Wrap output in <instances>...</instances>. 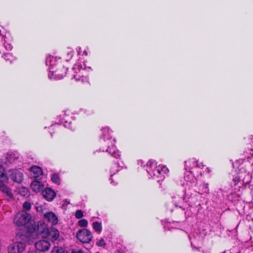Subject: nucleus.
Returning a JSON list of instances; mask_svg holds the SVG:
<instances>
[{"instance_id": "f03ea898", "label": "nucleus", "mask_w": 253, "mask_h": 253, "mask_svg": "<svg viewBox=\"0 0 253 253\" xmlns=\"http://www.w3.org/2000/svg\"><path fill=\"white\" fill-rule=\"evenodd\" d=\"M144 167L151 178L156 179L158 182L164 180L165 175L169 172L166 167L160 165L157 166V162L152 160L148 161Z\"/></svg>"}, {"instance_id": "c03bdc74", "label": "nucleus", "mask_w": 253, "mask_h": 253, "mask_svg": "<svg viewBox=\"0 0 253 253\" xmlns=\"http://www.w3.org/2000/svg\"><path fill=\"white\" fill-rule=\"evenodd\" d=\"M28 253H39L37 251L30 250L28 252Z\"/></svg>"}, {"instance_id": "72a5a7b5", "label": "nucleus", "mask_w": 253, "mask_h": 253, "mask_svg": "<svg viewBox=\"0 0 253 253\" xmlns=\"http://www.w3.org/2000/svg\"><path fill=\"white\" fill-rule=\"evenodd\" d=\"M193 236L194 237V239L192 240L191 236H189V239L191 241V244L192 246H193L194 243L196 244L198 241L201 240V237L198 236L197 235L196 237H195L194 235H193Z\"/></svg>"}, {"instance_id": "a19ab883", "label": "nucleus", "mask_w": 253, "mask_h": 253, "mask_svg": "<svg viewBox=\"0 0 253 253\" xmlns=\"http://www.w3.org/2000/svg\"><path fill=\"white\" fill-rule=\"evenodd\" d=\"M73 54L72 52L70 51V52H68L67 55L68 56L69 59H67L66 61H67L69 59L71 58L72 57V56H73Z\"/></svg>"}, {"instance_id": "4be33fe9", "label": "nucleus", "mask_w": 253, "mask_h": 253, "mask_svg": "<svg viewBox=\"0 0 253 253\" xmlns=\"http://www.w3.org/2000/svg\"><path fill=\"white\" fill-rule=\"evenodd\" d=\"M39 179H35L31 183V188L35 192H40L44 188V185L40 181Z\"/></svg>"}, {"instance_id": "6ab92c4d", "label": "nucleus", "mask_w": 253, "mask_h": 253, "mask_svg": "<svg viewBox=\"0 0 253 253\" xmlns=\"http://www.w3.org/2000/svg\"><path fill=\"white\" fill-rule=\"evenodd\" d=\"M42 195L47 201H51L55 197L56 193L50 188H46L42 191Z\"/></svg>"}, {"instance_id": "c9c22d12", "label": "nucleus", "mask_w": 253, "mask_h": 253, "mask_svg": "<svg viewBox=\"0 0 253 253\" xmlns=\"http://www.w3.org/2000/svg\"><path fill=\"white\" fill-rule=\"evenodd\" d=\"M31 208V204L30 202H25L23 204V210L26 211H29Z\"/></svg>"}, {"instance_id": "de8ad7c7", "label": "nucleus", "mask_w": 253, "mask_h": 253, "mask_svg": "<svg viewBox=\"0 0 253 253\" xmlns=\"http://www.w3.org/2000/svg\"><path fill=\"white\" fill-rule=\"evenodd\" d=\"M138 164H140L141 166H142L143 162L142 161H138Z\"/></svg>"}, {"instance_id": "ea45409f", "label": "nucleus", "mask_w": 253, "mask_h": 253, "mask_svg": "<svg viewBox=\"0 0 253 253\" xmlns=\"http://www.w3.org/2000/svg\"><path fill=\"white\" fill-rule=\"evenodd\" d=\"M77 51L78 52V54L79 55H82V50L81 47L79 46L77 47Z\"/></svg>"}, {"instance_id": "8fccbe9b", "label": "nucleus", "mask_w": 253, "mask_h": 253, "mask_svg": "<svg viewBox=\"0 0 253 253\" xmlns=\"http://www.w3.org/2000/svg\"><path fill=\"white\" fill-rule=\"evenodd\" d=\"M222 253H231L229 251H228V252L225 251V252H223Z\"/></svg>"}, {"instance_id": "39448f33", "label": "nucleus", "mask_w": 253, "mask_h": 253, "mask_svg": "<svg viewBox=\"0 0 253 253\" xmlns=\"http://www.w3.org/2000/svg\"><path fill=\"white\" fill-rule=\"evenodd\" d=\"M6 39L5 30L0 26V53L3 54V57L7 63L11 64L16 58L11 53H5V50H11L12 48L11 44L6 42Z\"/></svg>"}, {"instance_id": "0eeeda50", "label": "nucleus", "mask_w": 253, "mask_h": 253, "mask_svg": "<svg viewBox=\"0 0 253 253\" xmlns=\"http://www.w3.org/2000/svg\"><path fill=\"white\" fill-rule=\"evenodd\" d=\"M74 74L73 78L77 82H88V78L86 75V67L85 65L80 63L75 64L72 69Z\"/></svg>"}, {"instance_id": "5701e85b", "label": "nucleus", "mask_w": 253, "mask_h": 253, "mask_svg": "<svg viewBox=\"0 0 253 253\" xmlns=\"http://www.w3.org/2000/svg\"><path fill=\"white\" fill-rule=\"evenodd\" d=\"M204 168L205 166L201 163L199 164H197V166L190 171L194 175H195V177H197L199 175H202L204 173V171L203 169Z\"/></svg>"}, {"instance_id": "09e8293b", "label": "nucleus", "mask_w": 253, "mask_h": 253, "mask_svg": "<svg viewBox=\"0 0 253 253\" xmlns=\"http://www.w3.org/2000/svg\"><path fill=\"white\" fill-rule=\"evenodd\" d=\"M251 140L252 144H253V136H252V137L251 138Z\"/></svg>"}, {"instance_id": "cd10ccee", "label": "nucleus", "mask_w": 253, "mask_h": 253, "mask_svg": "<svg viewBox=\"0 0 253 253\" xmlns=\"http://www.w3.org/2000/svg\"><path fill=\"white\" fill-rule=\"evenodd\" d=\"M93 229L98 233H100L102 230V224L101 222L97 221L93 222L92 223Z\"/></svg>"}, {"instance_id": "2eb2a0df", "label": "nucleus", "mask_w": 253, "mask_h": 253, "mask_svg": "<svg viewBox=\"0 0 253 253\" xmlns=\"http://www.w3.org/2000/svg\"><path fill=\"white\" fill-rule=\"evenodd\" d=\"M43 218L45 222H47L51 225H56L58 222V219L57 216L54 213L51 211L44 213Z\"/></svg>"}, {"instance_id": "4468645a", "label": "nucleus", "mask_w": 253, "mask_h": 253, "mask_svg": "<svg viewBox=\"0 0 253 253\" xmlns=\"http://www.w3.org/2000/svg\"><path fill=\"white\" fill-rule=\"evenodd\" d=\"M60 61V58H57V57H54L50 55H47L45 59L46 65L48 66V70H52L57 67L59 64V61Z\"/></svg>"}, {"instance_id": "7c9ffc66", "label": "nucleus", "mask_w": 253, "mask_h": 253, "mask_svg": "<svg viewBox=\"0 0 253 253\" xmlns=\"http://www.w3.org/2000/svg\"><path fill=\"white\" fill-rule=\"evenodd\" d=\"M6 178V175L5 170L1 165L0 164V180H4Z\"/></svg>"}, {"instance_id": "f704fd0d", "label": "nucleus", "mask_w": 253, "mask_h": 253, "mask_svg": "<svg viewBox=\"0 0 253 253\" xmlns=\"http://www.w3.org/2000/svg\"><path fill=\"white\" fill-rule=\"evenodd\" d=\"M78 225L80 227H86L88 225V222L86 219H82L79 221Z\"/></svg>"}, {"instance_id": "dca6fc26", "label": "nucleus", "mask_w": 253, "mask_h": 253, "mask_svg": "<svg viewBox=\"0 0 253 253\" xmlns=\"http://www.w3.org/2000/svg\"><path fill=\"white\" fill-rule=\"evenodd\" d=\"M35 247L37 250L40 252H45L48 251L50 247V243L44 240H41L35 243Z\"/></svg>"}, {"instance_id": "f257e3e1", "label": "nucleus", "mask_w": 253, "mask_h": 253, "mask_svg": "<svg viewBox=\"0 0 253 253\" xmlns=\"http://www.w3.org/2000/svg\"><path fill=\"white\" fill-rule=\"evenodd\" d=\"M100 142L104 146H102L100 151L108 152L110 155L116 159L120 157L121 155L119 150L115 145L116 139L111 135L109 128L107 127L101 129Z\"/></svg>"}, {"instance_id": "e433bc0d", "label": "nucleus", "mask_w": 253, "mask_h": 253, "mask_svg": "<svg viewBox=\"0 0 253 253\" xmlns=\"http://www.w3.org/2000/svg\"><path fill=\"white\" fill-rule=\"evenodd\" d=\"M96 245L98 247L105 248L106 246V243L103 239H101L96 242Z\"/></svg>"}, {"instance_id": "c85d7f7f", "label": "nucleus", "mask_w": 253, "mask_h": 253, "mask_svg": "<svg viewBox=\"0 0 253 253\" xmlns=\"http://www.w3.org/2000/svg\"><path fill=\"white\" fill-rule=\"evenodd\" d=\"M51 181L58 185L60 184V179L59 176V174L57 173H53L51 176Z\"/></svg>"}, {"instance_id": "58836bf2", "label": "nucleus", "mask_w": 253, "mask_h": 253, "mask_svg": "<svg viewBox=\"0 0 253 253\" xmlns=\"http://www.w3.org/2000/svg\"><path fill=\"white\" fill-rule=\"evenodd\" d=\"M36 225H32V227L31 228H29L28 230V231H29L30 232H34L35 231H36Z\"/></svg>"}, {"instance_id": "a211bd4d", "label": "nucleus", "mask_w": 253, "mask_h": 253, "mask_svg": "<svg viewBox=\"0 0 253 253\" xmlns=\"http://www.w3.org/2000/svg\"><path fill=\"white\" fill-rule=\"evenodd\" d=\"M240 177L242 180V184H249L252 179V175L246 170H242V168L239 169Z\"/></svg>"}, {"instance_id": "7ed1b4c3", "label": "nucleus", "mask_w": 253, "mask_h": 253, "mask_svg": "<svg viewBox=\"0 0 253 253\" xmlns=\"http://www.w3.org/2000/svg\"><path fill=\"white\" fill-rule=\"evenodd\" d=\"M187 195L189 194L186 193ZM191 196L188 197V200H186L185 197H183L182 195H176L172 197L173 203L176 208H179L184 211L188 207H197L201 205L200 201H198V197L199 195L196 194L193 196H192V194L190 192Z\"/></svg>"}, {"instance_id": "9b49d317", "label": "nucleus", "mask_w": 253, "mask_h": 253, "mask_svg": "<svg viewBox=\"0 0 253 253\" xmlns=\"http://www.w3.org/2000/svg\"><path fill=\"white\" fill-rule=\"evenodd\" d=\"M184 178L186 182V187L185 188V193H190L191 188L193 187V185L197 184V178L195 177L190 170H187L184 175Z\"/></svg>"}, {"instance_id": "20e7f679", "label": "nucleus", "mask_w": 253, "mask_h": 253, "mask_svg": "<svg viewBox=\"0 0 253 253\" xmlns=\"http://www.w3.org/2000/svg\"><path fill=\"white\" fill-rule=\"evenodd\" d=\"M37 233L40 234L42 238H47L52 242H54L59 238V231L54 228H47L44 222L40 221L37 223Z\"/></svg>"}, {"instance_id": "2f4dec72", "label": "nucleus", "mask_w": 253, "mask_h": 253, "mask_svg": "<svg viewBox=\"0 0 253 253\" xmlns=\"http://www.w3.org/2000/svg\"><path fill=\"white\" fill-rule=\"evenodd\" d=\"M19 194L24 197L28 196L29 195V191L28 189L25 187H22L19 189Z\"/></svg>"}, {"instance_id": "a878e982", "label": "nucleus", "mask_w": 253, "mask_h": 253, "mask_svg": "<svg viewBox=\"0 0 253 253\" xmlns=\"http://www.w3.org/2000/svg\"><path fill=\"white\" fill-rule=\"evenodd\" d=\"M11 178L14 181L20 183L22 181L23 174L20 171L16 170L12 173Z\"/></svg>"}, {"instance_id": "423d86ee", "label": "nucleus", "mask_w": 253, "mask_h": 253, "mask_svg": "<svg viewBox=\"0 0 253 253\" xmlns=\"http://www.w3.org/2000/svg\"><path fill=\"white\" fill-rule=\"evenodd\" d=\"M16 236L18 239L21 241L10 244L8 248L9 253H21L25 249L26 244H30L29 237L27 235L17 234Z\"/></svg>"}, {"instance_id": "4c0bfd02", "label": "nucleus", "mask_w": 253, "mask_h": 253, "mask_svg": "<svg viewBox=\"0 0 253 253\" xmlns=\"http://www.w3.org/2000/svg\"><path fill=\"white\" fill-rule=\"evenodd\" d=\"M84 216L83 212L81 210H77L75 213V217L78 219H80Z\"/></svg>"}, {"instance_id": "f3484780", "label": "nucleus", "mask_w": 253, "mask_h": 253, "mask_svg": "<svg viewBox=\"0 0 253 253\" xmlns=\"http://www.w3.org/2000/svg\"><path fill=\"white\" fill-rule=\"evenodd\" d=\"M18 158L14 153H7L4 157L1 159V162L6 165L12 164L15 163Z\"/></svg>"}, {"instance_id": "aec40b11", "label": "nucleus", "mask_w": 253, "mask_h": 253, "mask_svg": "<svg viewBox=\"0 0 253 253\" xmlns=\"http://www.w3.org/2000/svg\"><path fill=\"white\" fill-rule=\"evenodd\" d=\"M30 171L32 176L35 179H41L42 175V171L40 167L37 166H32L30 168Z\"/></svg>"}, {"instance_id": "f8f14e48", "label": "nucleus", "mask_w": 253, "mask_h": 253, "mask_svg": "<svg viewBox=\"0 0 253 253\" xmlns=\"http://www.w3.org/2000/svg\"><path fill=\"white\" fill-rule=\"evenodd\" d=\"M60 123H56L54 125H51L50 128L59 127L61 125H63L65 127H67L71 130L75 129V127H73L72 126V122L69 115H67L64 113L60 115Z\"/></svg>"}, {"instance_id": "ddd939ff", "label": "nucleus", "mask_w": 253, "mask_h": 253, "mask_svg": "<svg viewBox=\"0 0 253 253\" xmlns=\"http://www.w3.org/2000/svg\"><path fill=\"white\" fill-rule=\"evenodd\" d=\"M208 186L209 184L207 183L197 181V184L193 185V187L191 188V191L193 190L199 195L208 193L209 191Z\"/></svg>"}, {"instance_id": "bb28decb", "label": "nucleus", "mask_w": 253, "mask_h": 253, "mask_svg": "<svg viewBox=\"0 0 253 253\" xmlns=\"http://www.w3.org/2000/svg\"><path fill=\"white\" fill-rule=\"evenodd\" d=\"M179 222L173 221L172 222H167L165 225L164 227L170 230L172 229H178L179 228Z\"/></svg>"}, {"instance_id": "37998d69", "label": "nucleus", "mask_w": 253, "mask_h": 253, "mask_svg": "<svg viewBox=\"0 0 253 253\" xmlns=\"http://www.w3.org/2000/svg\"><path fill=\"white\" fill-rule=\"evenodd\" d=\"M115 253H125L124 251L122 249H117L115 252Z\"/></svg>"}, {"instance_id": "1a4fd4ad", "label": "nucleus", "mask_w": 253, "mask_h": 253, "mask_svg": "<svg viewBox=\"0 0 253 253\" xmlns=\"http://www.w3.org/2000/svg\"><path fill=\"white\" fill-rule=\"evenodd\" d=\"M68 69L63 65H58L57 67L49 70L48 73V77L51 80H58L63 79L66 75Z\"/></svg>"}, {"instance_id": "49530a36", "label": "nucleus", "mask_w": 253, "mask_h": 253, "mask_svg": "<svg viewBox=\"0 0 253 253\" xmlns=\"http://www.w3.org/2000/svg\"><path fill=\"white\" fill-rule=\"evenodd\" d=\"M202 252L203 253H211V252L209 250H207L206 251H203Z\"/></svg>"}, {"instance_id": "b1692460", "label": "nucleus", "mask_w": 253, "mask_h": 253, "mask_svg": "<svg viewBox=\"0 0 253 253\" xmlns=\"http://www.w3.org/2000/svg\"><path fill=\"white\" fill-rule=\"evenodd\" d=\"M199 164L195 158L189 159L185 162V169L186 170H192Z\"/></svg>"}, {"instance_id": "9d476101", "label": "nucleus", "mask_w": 253, "mask_h": 253, "mask_svg": "<svg viewBox=\"0 0 253 253\" xmlns=\"http://www.w3.org/2000/svg\"><path fill=\"white\" fill-rule=\"evenodd\" d=\"M76 238L82 243L89 244L92 240L93 236L90 230L83 228L77 232Z\"/></svg>"}, {"instance_id": "393cba45", "label": "nucleus", "mask_w": 253, "mask_h": 253, "mask_svg": "<svg viewBox=\"0 0 253 253\" xmlns=\"http://www.w3.org/2000/svg\"><path fill=\"white\" fill-rule=\"evenodd\" d=\"M0 190L5 194L8 198H12L13 194L11 189L6 186L1 180H0Z\"/></svg>"}, {"instance_id": "c756f323", "label": "nucleus", "mask_w": 253, "mask_h": 253, "mask_svg": "<svg viewBox=\"0 0 253 253\" xmlns=\"http://www.w3.org/2000/svg\"><path fill=\"white\" fill-rule=\"evenodd\" d=\"M239 183L242 184V180L240 177V174L239 172L236 176L233 178L232 184H233L234 186H236Z\"/></svg>"}, {"instance_id": "473e14b6", "label": "nucleus", "mask_w": 253, "mask_h": 253, "mask_svg": "<svg viewBox=\"0 0 253 253\" xmlns=\"http://www.w3.org/2000/svg\"><path fill=\"white\" fill-rule=\"evenodd\" d=\"M51 253H68L62 248L54 247L52 250Z\"/></svg>"}, {"instance_id": "a18cd8bd", "label": "nucleus", "mask_w": 253, "mask_h": 253, "mask_svg": "<svg viewBox=\"0 0 253 253\" xmlns=\"http://www.w3.org/2000/svg\"><path fill=\"white\" fill-rule=\"evenodd\" d=\"M82 55H84L86 56L87 55V53L86 51V50H84L83 51V53H82Z\"/></svg>"}, {"instance_id": "6e6552de", "label": "nucleus", "mask_w": 253, "mask_h": 253, "mask_svg": "<svg viewBox=\"0 0 253 253\" xmlns=\"http://www.w3.org/2000/svg\"><path fill=\"white\" fill-rule=\"evenodd\" d=\"M31 215L24 211L17 212L14 217L13 223L18 227H26L31 220Z\"/></svg>"}, {"instance_id": "79ce46f5", "label": "nucleus", "mask_w": 253, "mask_h": 253, "mask_svg": "<svg viewBox=\"0 0 253 253\" xmlns=\"http://www.w3.org/2000/svg\"><path fill=\"white\" fill-rule=\"evenodd\" d=\"M171 204L170 203L169 204H167V210L170 211H173V209H171V208L169 207V206H170Z\"/></svg>"}, {"instance_id": "603ef678", "label": "nucleus", "mask_w": 253, "mask_h": 253, "mask_svg": "<svg viewBox=\"0 0 253 253\" xmlns=\"http://www.w3.org/2000/svg\"><path fill=\"white\" fill-rule=\"evenodd\" d=\"M252 169L253 170V163L252 164Z\"/></svg>"}, {"instance_id": "3c124183", "label": "nucleus", "mask_w": 253, "mask_h": 253, "mask_svg": "<svg viewBox=\"0 0 253 253\" xmlns=\"http://www.w3.org/2000/svg\"><path fill=\"white\" fill-rule=\"evenodd\" d=\"M50 133L51 136H52L53 133L51 132H50Z\"/></svg>"}, {"instance_id": "412c9836", "label": "nucleus", "mask_w": 253, "mask_h": 253, "mask_svg": "<svg viewBox=\"0 0 253 253\" xmlns=\"http://www.w3.org/2000/svg\"><path fill=\"white\" fill-rule=\"evenodd\" d=\"M122 168L123 167L121 166L118 162H115L112 164L110 170V178L109 179L111 183H113V182H114V181L112 178L113 176L115 175L116 173H117L120 170H121L122 169Z\"/></svg>"}]
</instances>
